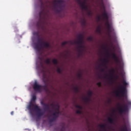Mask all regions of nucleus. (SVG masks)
<instances>
[{"mask_svg": "<svg viewBox=\"0 0 131 131\" xmlns=\"http://www.w3.org/2000/svg\"><path fill=\"white\" fill-rule=\"evenodd\" d=\"M101 5L102 8L103 9L104 12L102 13V16L103 17V20L105 21V25H106V28L107 30V32L108 34V36L111 38V39L113 40H116V34L114 33V35H112L111 33L114 31V29L112 26V24H110L109 23V16L108 15V13L106 11V9L105 8V5L104 4V2L103 0H101Z\"/></svg>", "mask_w": 131, "mask_h": 131, "instance_id": "nucleus-1", "label": "nucleus"}, {"mask_svg": "<svg viewBox=\"0 0 131 131\" xmlns=\"http://www.w3.org/2000/svg\"><path fill=\"white\" fill-rule=\"evenodd\" d=\"M122 83L123 85H120L115 93L116 96L120 98H124L126 96V93H127V88L128 83L126 82L125 79L123 80Z\"/></svg>", "mask_w": 131, "mask_h": 131, "instance_id": "nucleus-2", "label": "nucleus"}, {"mask_svg": "<svg viewBox=\"0 0 131 131\" xmlns=\"http://www.w3.org/2000/svg\"><path fill=\"white\" fill-rule=\"evenodd\" d=\"M49 49L51 48V45L50 43L48 42H45L43 41V38L39 37V36L37 37V42L35 44V49L36 51H40L41 49Z\"/></svg>", "mask_w": 131, "mask_h": 131, "instance_id": "nucleus-3", "label": "nucleus"}, {"mask_svg": "<svg viewBox=\"0 0 131 131\" xmlns=\"http://www.w3.org/2000/svg\"><path fill=\"white\" fill-rule=\"evenodd\" d=\"M32 108H34V110L37 112V116L38 117V118L45 114L43 112H40L41 111V110L40 108H39L38 105L36 104L34 105L32 102H31L30 104L28 105V108L29 110L30 113L31 115H33V113L32 112L33 110Z\"/></svg>", "mask_w": 131, "mask_h": 131, "instance_id": "nucleus-4", "label": "nucleus"}, {"mask_svg": "<svg viewBox=\"0 0 131 131\" xmlns=\"http://www.w3.org/2000/svg\"><path fill=\"white\" fill-rule=\"evenodd\" d=\"M129 107H131V101L126 100L125 104H124L123 106H120L118 108V111L119 114L122 115V114H125L126 112H128Z\"/></svg>", "mask_w": 131, "mask_h": 131, "instance_id": "nucleus-5", "label": "nucleus"}, {"mask_svg": "<svg viewBox=\"0 0 131 131\" xmlns=\"http://www.w3.org/2000/svg\"><path fill=\"white\" fill-rule=\"evenodd\" d=\"M39 20L37 22L36 26L37 28H41L42 26V18L45 19V17H46L45 10H43L39 13Z\"/></svg>", "mask_w": 131, "mask_h": 131, "instance_id": "nucleus-6", "label": "nucleus"}, {"mask_svg": "<svg viewBox=\"0 0 131 131\" xmlns=\"http://www.w3.org/2000/svg\"><path fill=\"white\" fill-rule=\"evenodd\" d=\"M112 57L113 59H114L115 62L117 63V66L119 67V69H120V70H122V69H123V66L121 64V61L119 60V58H118L116 54L114 52H112Z\"/></svg>", "mask_w": 131, "mask_h": 131, "instance_id": "nucleus-7", "label": "nucleus"}, {"mask_svg": "<svg viewBox=\"0 0 131 131\" xmlns=\"http://www.w3.org/2000/svg\"><path fill=\"white\" fill-rule=\"evenodd\" d=\"M59 112L58 111H55V112L53 113L52 115L53 117H52V119H49V124L50 126H53L54 125V124L53 122L56 121L57 119H58V117H59Z\"/></svg>", "mask_w": 131, "mask_h": 131, "instance_id": "nucleus-8", "label": "nucleus"}, {"mask_svg": "<svg viewBox=\"0 0 131 131\" xmlns=\"http://www.w3.org/2000/svg\"><path fill=\"white\" fill-rule=\"evenodd\" d=\"M33 90H35L36 92H41V88L46 89L47 88L46 85H41L38 84V83H37V81H35L33 85Z\"/></svg>", "mask_w": 131, "mask_h": 131, "instance_id": "nucleus-9", "label": "nucleus"}, {"mask_svg": "<svg viewBox=\"0 0 131 131\" xmlns=\"http://www.w3.org/2000/svg\"><path fill=\"white\" fill-rule=\"evenodd\" d=\"M86 1V0H84V1H82V0H77L78 4L80 5L82 10H88V6L85 5Z\"/></svg>", "mask_w": 131, "mask_h": 131, "instance_id": "nucleus-10", "label": "nucleus"}, {"mask_svg": "<svg viewBox=\"0 0 131 131\" xmlns=\"http://www.w3.org/2000/svg\"><path fill=\"white\" fill-rule=\"evenodd\" d=\"M40 104L42 106H43V109L45 111H50V105L46 104L43 100L40 101Z\"/></svg>", "mask_w": 131, "mask_h": 131, "instance_id": "nucleus-11", "label": "nucleus"}, {"mask_svg": "<svg viewBox=\"0 0 131 131\" xmlns=\"http://www.w3.org/2000/svg\"><path fill=\"white\" fill-rule=\"evenodd\" d=\"M63 3V2L62 0H55L54 1V7H58V8H60Z\"/></svg>", "mask_w": 131, "mask_h": 131, "instance_id": "nucleus-12", "label": "nucleus"}, {"mask_svg": "<svg viewBox=\"0 0 131 131\" xmlns=\"http://www.w3.org/2000/svg\"><path fill=\"white\" fill-rule=\"evenodd\" d=\"M50 106L53 107V109H54L55 111H60V105H59L58 104H56L55 103H52Z\"/></svg>", "mask_w": 131, "mask_h": 131, "instance_id": "nucleus-13", "label": "nucleus"}, {"mask_svg": "<svg viewBox=\"0 0 131 131\" xmlns=\"http://www.w3.org/2000/svg\"><path fill=\"white\" fill-rule=\"evenodd\" d=\"M115 72V70L113 69L111 71H110V75L108 76L110 80H113V74Z\"/></svg>", "mask_w": 131, "mask_h": 131, "instance_id": "nucleus-14", "label": "nucleus"}, {"mask_svg": "<svg viewBox=\"0 0 131 131\" xmlns=\"http://www.w3.org/2000/svg\"><path fill=\"white\" fill-rule=\"evenodd\" d=\"M60 126H61V128H60L59 131H66V128H65V125H66V124L64 122H61L60 123Z\"/></svg>", "mask_w": 131, "mask_h": 131, "instance_id": "nucleus-15", "label": "nucleus"}, {"mask_svg": "<svg viewBox=\"0 0 131 131\" xmlns=\"http://www.w3.org/2000/svg\"><path fill=\"white\" fill-rule=\"evenodd\" d=\"M99 127L102 130H100V131H107L106 129V124H101L99 125Z\"/></svg>", "mask_w": 131, "mask_h": 131, "instance_id": "nucleus-16", "label": "nucleus"}, {"mask_svg": "<svg viewBox=\"0 0 131 131\" xmlns=\"http://www.w3.org/2000/svg\"><path fill=\"white\" fill-rule=\"evenodd\" d=\"M78 48L79 49V53H81L82 52V49H84V46H83V44H81L80 45H78Z\"/></svg>", "mask_w": 131, "mask_h": 131, "instance_id": "nucleus-17", "label": "nucleus"}, {"mask_svg": "<svg viewBox=\"0 0 131 131\" xmlns=\"http://www.w3.org/2000/svg\"><path fill=\"white\" fill-rule=\"evenodd\" d=\"M77 45L78 46H79L80 45H83V41H80L79 40H77V41H74L73 42V45Z\"/></svg>", "mask_w": 131, "mask_h": 131, "instance_id": "nucleus-18", "label": "nucleus"}, {"mask_svg": "<svg viewBox=\"0 0 131 131\" xmlns=\"http://www.w3.org/2000/svg\"><path fill=\"white\" fill-rule=\"evenodd\" d=\"M67 43H68L69 45H73V41L71 40L68 41H64L61 43V45L64 46H66V45H67Z\"/></svg>", "mask_w": 131, "mask_h": 131, "instance_id": "nucleus-19", "label": "nucleus"}, {"mask_svg": "<svg viewBox=\"0 0 131 131\" xmlns=\"http://www.w3.org/2000/svg\"><path fill=\"white\" fill-rule=\"evenodd\" d=\"M107 121L109 123H111L113 124V123H114V119L112 117H108L107 118Z\"/></svg>", "mask_w": 131, "mask_h": 131, "instance_id": "nucleus-20", "label": "nucleus"}, {"mask_svg": "<svg viewBox=\"0 0 131 131\" xmlns=\"http://www.w3.org/2000/svg\"><path fill=\"white\" fill-rule=\"evenodd\" d=\"M78 40L83 41V35L82 34H79L78 35Z\"/></svg>", "mask_w": 131, "mask_h": 131, "instance_id": "nucleus-21", "label": "nucleus"}, {"mask_svg": "<svg viewBox=\"0 0 131 131\" xmlns=\"http://www.w3.org/2000/svg\"><path fill=\"white\" fill-rule=\"evenodd\" d=\"M83 100L85 102V103H89L91 101V98L85 97L83 98Z\"/></svg>", "mask_w": 131, "mask_h": 131, "instance_id": "nucleus-22", "label": "nucleus"}, {"mask_svg": "<svg viewBox=\"0 0 131 131\" xmlns=\"http://www.w3.org/2000/svg\"><path fill=\"white\" fill-rule=\"evenodd\" d=\"M107 62H108V60L106 58L103 59V62L102 63V64H103L104 67H106V68H107V66H106V63H107Z\"/></svg>", "mask_w": 131, "mask_h": 131, "instance_id": "nucleus-23", "label": "nucleus"}, {"mask_svg": "<svg viewBox=\"0 0 131 131\" xmlns=\"http://www.w3.org/2000/svg\"><path fill=\"white\" fill-rule=\"evenodd\" d=\"M52 62L53 64H54V65H57L58 64V60L54 58L52 60Z\"/></svg>", "mask_w": 131, "mask_h": 131, "instance_id": "nucleus-24", "label": "nucleus"}, {"mask_svg": "<svg viewBox=\"0 0 131 131\" xmlns=\"http://www.w3.org/2000/svg\"><path fill=\"white\" fill-rule=\"evenodd\" d=\"M45 62L46 63V64H51V60L49 58H47L46 60H45Z\"/></svg>", "mask_w": 131, "mask_h": 131, "instance_id": "nucleus-25", "label": "nucleus"}, {"mask_svg": "<svg viewBox=\"0 0 131 131\" xmlns=\"http://www.w3.org/2000/svg\"><path fill=\"white\" fill-rule=\"evenodd\" d=\"M85 10L87 11V15L88 16H92L93 15L91 11H89V8H88V10Z\"/></svg>", "mask_w": 131, "mask_h": 131, "instance_id": "nucleus-26", "label": "nucleus"}, {"mask_svg": "<svg viewBox=\"0 0 131 131\" xmlns=\"http://www.w3.org/2000/svg\"><path fill=\"white\" fill-rule=\"evenodd\" d=\"M74 91L76 93H78V92H79V89H78V87H74Z\"/></svg>", "mask_w": 131, "mask_h": 131, "instance_id": "nucleus-27", "label": "nucleus"}, {"mask_svg": "<svg viewBox=\"0 0 131 131\" xmlns=\"http://www.w3.org/2000/svg\"><path fill=\"white\" fill-rule=\"evenodd\" d=\"M96 32H97V33H101V28L100 27H98L97 28Z\"/></svg>", "mask_w": 131, "mask_h": 131, "instance_id": "nucleus-28", "label": "nucleus"}, {"mask_svg": "<svg viewBox=\"0 0 131 131\" xmlns=\"http://www.w3.org/2000/svg\"><path fill=\"white\" fill-rule=\"evenodd\" d=\"M92 96H93V92L91 91H89V92H88L89 98H91V97H92Z\"/></svg>", "mask_w": 131, "mask_h": 131, "instance_id": "nucleus-29", "label": "nucleus"}, {"mask_svg": "<svg viewBox=\"0 0 131 131\" xmlns=\"http://www.w3.org/2000/svg\"><path fill=\"white\" fill-rule=\"evenodd\" d=\"M76 108H77L78 109H82V106H81V105H77L76 104L75 105Z\"/></svg>", "mask_w": 131, "mask_h": 131, "instance_id": "nucleus-30", "label": "nucleus"}, {"mask_svg": "<svg viewBox=\"0 0 131 131\" xmlns=\"http://www.w3.org/2000/svg\"><path fill=\"white\" fill-rule=\"evenodd\" d=\"M36 100V96L35 95H33L32 98V101L35 102Z\"/></svg>", "mask_w": 131, "mask_h": 131, "instance_id": "nucleus-31", "label": "nucleus"}, {"mask_svg": "<svg viewBox=\"0 0 131 131\" xmlns=\"http://www.w3.org/2000/svg\"><path fill=\"white\" fill-rule=\"evenodd\" d=\"M87 40H89V41H93V37L90 36V37H88L87 38Z\"/></svg>", "mask_w": 131, "mask_h": 131, "instance_id": "nucleus-32", "label": "nucleus"}, {"mask_svg": "<svg viewBox=\"0 0 131 131\" xmlns=\"http://www.w3.org/2000/svg\"><path fill=\"white\" fill-rule=\"evenodd\" d=\"M57 72H58V73H59L60 74H61V73H62V71L61 70V69L58 68L57 69Z\"/></svg>", "mask_w": 131, "mask_h": 131, "instance_id": "nucleus-33", "label": "nucleus"}, {"mask_svg": "<svg viewBox=\"0 0 131 131\" xmlns=\"http://www.w3.org/2000/svg\"><path fill=\"white\" fill-rule=\"evenodd\" d=\"M97 85H98V86H99V88H101L102 86V83H101V82H98L97 83Z\"/></svg>", "mask_w": 131, "mask_h": 131, "instance_id": "nucleus-34", "label": "nucleus"}, {"mask_svg": "<svg viewBox=\"0 0 131 131\" xmlns=\"http://www.w3.org/2000/svg\"><path fill=\"white\" fill-rule=\"evenodd\" d=\"M77 114H81V111L80 110H77L76 111Z\"/></svg>", "mask_w": 131, "mask_h": 131, "instance_id": "nucleus-35", "label": "nucleus"}, {"mask_svg": "<svg viewBox=\"0 0 131 131\" xmlns=\"http://www.w3.org/2000/svg\"><path fill=\"white\" fill-rule=\"evenodd\" d=\"M101 71H102V72H104V71H105V69H101Z\"/></svg>", "mask_w": 131, "mask_h": 131, "instance_id": "nucleus-36", "label": "nucleus"}, {"mask_svg": "<svg viewBox=\"0 0 131 131\" xmlns=\"http://www.w3.org/2000/svg\"><path fill=\"white\" fill-rule=\"evenodd\" d=\"M78 77H79V78L81 77V74H79L78 75Z\"/></svg>", "mask_w": 131, "mask_h": 131, "instance_id": "nucleus-37", "label": "nucleus"}, {"mask_svg": "<svg viewBox=\"0 0 131 131\" xmlns=\"http://www.w3.org/2000/svg\"><path fill=\"white\" fill-rule=\"evenodd\" d=\"M11 115H14V112L13 111L11 112Z\"/></svg>", "mask_w": 131, "mask_h": 131, "instance_id": "nucleus-38", "label": "nucleus"}, {"mask_svg": "<svg viewBox=\"0 0 131 131\" xmlns=\"http://www.w3.org/2000/svg\"><path fill=\"white\" fill-rule=\"evenodd\" d=\"M35 34H36V35H38V33L36 32V33H35Z\"/></svg>", "mask_w": 131, "mask_h": 131, "instance_id": "nucleus-39", "label": "nucleus"}, {"mask_svg": "<svg viewBox=\"0 0 131 131\" xmlns=\"http://www.w3.org/2000/svg\"><path fill=\"white\" fill-rule=\"evenodd\" d=\"M98 18L99 20H100V19H101V17L100 16H98Z\"/></svg>", "mask_w": 131, "mask_h": 131, "instance_id": "nucleus-40", "label": "nucleus"}, {"mask_svg": "<svg viewBox=\"0 0 131 131\" xmlns=\"http://www.w3.org/2000/svg\"><path fill=\"white\" fill-rule=\"evenodd\" d=\"M43 81H44V82H46V81H45L43 79Z\"/></svg>", "mask_w": 131, "mask_h": 131, "instance_id": "nucleus-41", "label": "nucleus"}, {"mask_svg": "<svg viewBox=\"0 0 131 131\" xmlns=\"http://www.w3.org/2000/svg\"><path fill=\"white\" fill-rule=\"evenodd\" d=\"M108 76V75H106V76Z\"/></svg>", "mask_w": 131, "mask_h": 131, "instance_id": "nucleus-42", "label": "nucleus"}, {"mask_svg": "<svg viewBox=\"0 0 131 131\" xmlns=\"http://www.w3.org/2000/svg\"><path fill=\"white\" fill-rule=\"evenodd\" d=\"M84 22H85V20H84Z\"/></svg>", "mask_w": 131, "mask_h": 131, "instance_id": "nucleus-43", "label": "nucleus"}, {"mask_svg": "<svg viewBox=\"0 0 131 131\" xmlns=\"http://www.w3.org/2000/svg\"><path fill=\"white\" fill-rule=\"evenodd\" d=\"M113 49H115V48L114 47Z\"/></svg>", "mask_w": 131, "mask_h": 131, "instance_id": "nucleus-44", "label": "nucleus"}]
</instances>
